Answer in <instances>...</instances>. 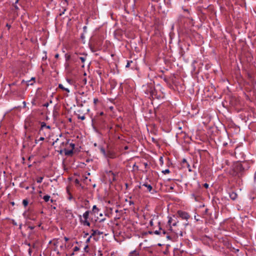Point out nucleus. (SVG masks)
<instances>
[{"label":"nucleus","mask_w":256,"mask_h":256,"mask_svg":"<svg viewBox=\"0 0 256 256\" xmlns=\"http://www.w3.org/2000/svg\"><path fill=\"white\" fill-rule=\"evenodd\" d=\"M46 127L47 128H50V126H46Z\"/></svg>","instance_id":"40"},{"label":"nucleus","mask_w":256,"mask_h":256,"mask_svg":"<svg viewBox=\"0 0 256 256\" xmlns=\"http://www.w3.org/2000/svg\"><path fill=\"white\" fill-rule=\"evenodd\" d=\"M64 239L66 241H68V238L66 237H64Z\"/></svg>","instance_id":"31"},{"label":"nucleus","mask_w":256,"mask_h":256,"mask_svg":"<svg viewBox=\"0 0 256 256\" xmlns=\"http://www.w3.org/2000/svg\"><path fill=\"white\" fill-rule=\"evenodd\" d=\"M128 148V147L127 146H126L125 147V149H127Z\"/></svg>","instance_id":"42"},{"label":"nucleus","mask_w":256,"mask_h":256,"mask_svg":"<svg viewBox=\"0 0 256 256\" xmlns=\"http://www.w3.org/2000/svg\"><path fill=\"white\" fill-rule=\"evenodd\" d=\"M16 256V255H15V256Z\"/></svg>","instance_id":"43"},{"label":"nucleus","mask_w":256,"mask_h":256,"mask_svg":"<svg viewBox=\"0 0 256 256\" xmlns=\"http://www.w3.org/2000/svg\"><path fill=\"white\" fill-rule=\"evenodd\" d=\"M176 222H174V223L172 224V226H176Z\"/></svg>","instance_id":"28"},{"label":"nucleus","mask_w":256,"mask_h":256,"mask_svg":"<svg viewBox=\"0 0 256 256\" xmlns=\"http://www.w3.org/2000/svg\"><path fill=\"white\" fill-rule=\"evenodd\" d=\"M204 186L206 188H208V184H207V183L204 184Z\"/></svg>","instance_id":"27"},{"label":"nucleus","mask_w":256,"mask_h":256,"mask_svg":"<svg viewBox=\"0 0 256 256\" xmlns=\"http://www.w3.org/2000/svg\"><path fill=\"white\" fill-rule=\"evenodd\" d=\"M92 236H94V235H100V234H102V232H100L99 230H92Z\"/></svg>","instance_id":"8"},{"label":"nucleus","mask_w":256,"mask_h":256,"mask_svg":"<svg viewBox=\"0 0 256 256\" xmlns=\"http://www.w3.org/2000/svg\"><path fill=\"white\" fill-rule=\"evenodd\" d=\"M80 250V248L78 246H75L74 249V252L78 251V250Z\"/></svg>","instance_id":"25"},{"label":"nucleus","mask_w":256,"mask_h":256,"mask_svg":"<svg viewBox=\"0 0 256 256\" xmlns=\"http://www.w3.org/2000/svg\"><path fill=\"white\" fill-rule=\"evenodd\" d=\"M100 150L104 154V155H106V152H105V150H104L103 148H102L100 149Z\"/></svg>","instance_id":"24"},{"label":"nucleus","mask_w":256,"mask_h":256,"mask_svg":"<svg viewBox=\"0 0 256 256\" xmlns=\"http://www.w3.org/2000/svg\"><path fill=\"white\" fill-rule=\"evenodd\" d=\"M162 172L164 174H167L170 173V170H169L166 169L162 171Z\"/></svg>","instance_id":"15"},{"label":"nucleus","mask_w":256,"mask_h":256,"mask_svg":"<svg viewBox=\"0 0 256 256\" xmlns=\"http://www.w3.org/2000/svg\"><path fill=\"white\" fill-rule=\"evenodd\" d=\"M69 146L71 148L70 150H68L66 148H64V151L66 156H70L73 153V150L74 148V144L70 143V144Z\"/></svg>","instance_id":"4"},{"label":"nucleus","mask_w":256,"mask_h":256,"mask_svg":"<svg viewBox=\"0 0 256 256\" xmlns=\"http://www.w3.org/2000/svg\"><path fill=\"white\" fill-rule=\"evenodd\" d=\"M211 6L210 5H209V10H210L211 9Z\"/></svg>","instance_id":"35"},{"label":"nucleus","mask_w":256,"mask_h":256,"mask_svg":"<svg viewBox=\"0 0 256 256\" xmlns=\"http://www.w3.org/2000/svg\"><path fill=\"white\" fill-rule=\"evenodd\" d=\"M50 198V196L46 195L44 196L43 198V199L44 200L45 202H47L49 200Z\"/></svg>","instance_id":"10"},{"label":"nucleus","mask_w":256,"mask_h":256,"mask_svg":"<svg viewBox=\"0 0 256 256\" xmlns=\"http://www.w3.org/2000/svg\"><path fill=\"white\" fill-rule=\"evenodd\" d=\"M45 126H46V123L44 122H42V124H41L42 128H44Z\"/></svg>","instance_id":"19"},{"label":"nucleus","mask_w":256,"mask_h":256,"mask_svg":"<svg viewBox=\"0 0 256 256\" xmlns=\"http://www.w3.org/2000/svg\"><path fill=\"white\" fill-rule=\"evenodd\" d=\"M58 56H59V54H56L55 55V58H58Z\"/></svg>","instance_id":"29"},{"label":"nucleus","mask_w":256,"mask_h":256,"mask_svg":"<svg viewBox=\"0 0 256 256\" xmlns=\"http://www.w3.org/2000/svg\"><path fill=\"white\" fill-rule=\"evenodd\" d=\"M178 214L179 215V216L180 218H182V219L187 220L190 218L189 214L186 212H182V211H178Z\"/></svg>","instance_id":"5"},{"label":"nucleus","mask_w":256,"mask_h":256,"mask_svg":"<svg viewBox=\"0 0 256 256\" xmlns=\"http://www.w3.org/2000/svg\"><path fill=\"white\" fill-rule=\"evenodd\" d=\"M172 221H173L172 218L171 217H170L168 218V224L170 225Z\"/></svg>","instance_id":"17"},{"label":"nucleus","mask_w":256,"mask_h":256,"mask_svg":"<svg viewBox=\"0 0 256 256\" xmlns=\"http://www.w3.org/2000/svg\"><path fill=\"white\" fill-rule=\"evenodd\" d=\"M97 100H97L94 99V102L96 103Z\"/></svg>","instance_id":"39"},{"label":"nucleus","mask_w":256,"mask_h":256,"mask_svg":"<svg viewBox=\"0 0 256 256\" xmlns=\"http://www.w3.org/2000/svg\"><path fill=\"white\" fill-rule=\"evenodd\" d=\"M58 88L64 90H66V92H70L68 88H64L62 84H59Z\"/></svg>","instance_id":"9"},{"label":"nucleus","mask_w":256,"mask_h":256,"mask_svg":"<svg viewBox=\"0 0 256 256\" xmlns=\"http://www.w3.org/2000/svg\"><path fill=\"white\" fill-rule=\"evenodd\" d=\"M34 79H35V78H32V79H31V80H34Z\"/></svg>","instance_id":"37"},{"label":"nucleus","mask_w":256,"mask_h":256,"mask_svg":"<svg viewBox=\"0 0 256 256\" xmlns=\"http://www.w3.org/2000/svg\"><path fill=\"white\" fill-rule=\"evenodd\" d=\"M98 210V209L97 208L96 206H94L92 208V211L94 212H96V210Z\"/></svg>","instance_id":"18"},{"label":"nucleus","mask_w":256,"mask_h":256,"mask_svg":"<svg viewBox=\"0 0 256 256\" xmlns=\"http://www.w3.org/2000/svg\"><path fill=\"white\" fill-rule=\"evenodd\" d=\"M69 140H65L64 141L61 142L60 143V150H58V151H60V154H62L64 151V148H66L68 147V146L70 145L68 144Z\"/></svg>","instance_id":"3"},{"label":"nucleus","mask_w":256,"mask_h":256,"mask_svg":"<svg viewBox=\"0 0 256 256\" xmlns=\"http://www.w3.org/2000/svg\"><path fill=\"white\" fill-rule=\"evenodd\" d=\"M146 93H150L152 96H155V92L152 86L150 87L149 90H146Z\"/></svg>","instance_id":"6"},{"label":"nucleus","mask_w":256,"mask_h":256,"mask_svg":"<svg viewBox=\"0 0 256 256\" xmlns=\"http://www.w3.org/2000/svg\"><path fill=\"white\" fill-rule=\"evenodd\" d=\"M80 58L82 62L84 63L85 62L86 58L84 57H80Z\"/></svg>","instance_id":"20"},{"label":"nucleus","mask_w":256,"mask_h":256,"mask_svg":"<svg viewBox=\"0 0 256 256\" xmlns=\"http://www.w3.org/2000/svg\"><path fill=\"white\" fill-rule=\"evenodd\" d=\"M160 160L162 162V158L160 157Z\"/></svg>","instance_id":"32"},{"label":"nucleus","mask_w":256,"mask_h":256,"mask_svg":"<svg viewBox=\"0 0 256 256\" xmlns=\"http://www.w3.org/2000/svg\"><path fill=\"white\" fill-rule=\"evenodd\" d=\"M60 140L58 139H57L55 142H53L52 145L55 146L56 144H58Z\"/></svg>","instance_id":"16"},{"label":"nucleus","mask_w":256,"mask_h":256,"mask_svg":"<svg viewBox=\"0 0 256 256\" xmlns=\"http://www.w3.org/2000/svg\"><path fill=\"white\" fill-rule=\"evenodd\" d=\"M234 170L236 173L238 174L244 170V168L242 164L238 162L235 164Z\"/></svg>","instance_id":"2"},{"label":"nucleus","mask_w":256,"mask_h":256,"mask_svg":"<svg viewBox=\"0 0 256 256\" xmlns=\"http://www.w3.org/2000/svg\"><path fill=\"white\" fill-rule=\"evenodd\" d=\"M155 233L156 234H158V231H156Z\"/></svg>","instance_id":"38"},{"label":"nucleus","mask_w":256,"mask_h":256,"mask_svg":"<svg viewBox=\"0 0 256 256\" xmlns=\"http://www.w3.org/2000/svg\"><path fill=\"white\" fill-rule=\"evenodd\" d=\"M68 64H66V68H68Z\"/></svg>","instance_id":"33"},{"label":"nucleus","mask_w":256,"mask_h":256,"mask_svg":"<svg viewBox=\"0 0 256 256\" xmlns=\"http://www.w3.org/2000/svg\"><path fill=\"white\" fill-rule=\"evenodd\" d=\"M212 140V138H211L209 137V141H208L209 144L210 143V140Z\"/></svg>","instance_id":"34"},{"label":"nucleus","mask_w":256,"mask_h":256,"mask_svg":"<svg viewBox=\"0 0 256 256\" xmlns=\"http://www.w3.org/2000/svg\"><path fill=\"white\" fill-rule=\"evenodd\" d=\"M82 82L84 84H86V78H84L83 80H82Z\"/></svg>","instance_id":"26"},{"label":"nucleus","mask_w":256,"mask_h":256,"mask_svg":"<svg viewBox=\"0 0 256 256\" xmlns=\"http://www.w3.org/2000/svg\"><path fill=\"white\" fill-rule=\"evenodd\" d=\"M138 255V254L136 253V252H132L130 254V256H137Z\"/></svg>","instance_id":"14"},{"label":"nucleus","mask_w":256,"mask_h":256,"mask_svg":"<svg viewBox=\"0 0 256 256\" xmlns=\"http://www.w3.org/2000/svg\"><path fill=\"white\" fill-rule=\"evenodd\" d=\"M28 202L27 200H24L22 201L23 205L26 207L28 206Z\"/></svg>","instance_id":"12"},{"label":"nucleus","mask_w":256,"mask_h":256,"mask_svg":"<svg viewBox=\"0 0 256 256\" xmlns=\"http://www.w3.org/2000/svg\"><path fill=\"white\" fill-rule=\"evenodd\" d=\"M143 186L146 187L149 192H150L152 190V186L150 184H144Z\"/></svg>","instance_id":"11"},{"label":"nucleus","mask_w":256,"mask_h":256,"mask_svg":"<svg viewBox=\"0 0 256 256\" xmlns=\"http://www.w3.org/2000/svg\"><path fill=\"white\" fill-rule=\"evenodd\" d=\"M78 118L79 119H80L82 120H84L85 119V116H78Z\"/></svg>","instance_id":"23"},{"label":"nucleus","mask_w":256,"mask_h":256,"mask_svg":"<svg viewBox=\"0 0 256 256\" xmlns=\"http://www.w3.org/2000/svg\"><path fill=\"white\" fill-rule=\"evenodd\" d=\"M44 106H48V104H45Z\"/></svg>","instance_id":"41"},{"label":"nucleus","mask_w":256,"mask_h":256,"mask_svg":"<svg viewBox=\"0 0 256 256\" xmlns=\"http://www.w3.org/2000/svg\"><path fill=\"white\" fill-rule=\"evenodd\" d=\"M230 196L232 200H234L237 198V194L235 192H232L230 194Z\"/></svg>","instance_id":"7"},{"label":"nucleus","mask_w":256,"mask_h":256,"mask_svg":"<svg viewBox=\"0 0 256 256\" xmlns=\"http://www.w3.org/2000/svg\"><path fill=\"white\" fill-rule=\"evenodd\" d=\"M70 55H68V54L66 55V60H69L70 59Z\"/></svg>","instance_id":"22"},{"label":"nucleus","mask_w":256,"mask_h":256,"mask_svg":"<svg viewBox=\"0 0 256 256\" xmlns=\"http://www.w3.org/2000/svg\"><path fill=\"white\" fill-rule=\"evenodd\" d=\"M126 67H128L129 66V63L128 62L127 65L126 66Z\"/></svg>","instance_id":"36"},{"label":"nucleus","mask_w":256,"mask_h":256,"mask_svg":"<svg viewBox=\"0 0 256 256\" xmlns=\"http://www.w3.org/2000/svg\"><path fill=\"white\" fill-rule=\"evenodd\" d=\"M44 140V138H43V137H40V140Z\"/></svg>","instance_id":"30"},{"label":"nucleus","mask_w":256,"mask_h":256,"mask_svg":"<svg viewBox=\"0 0 256 256\" xmlns=\"http://www.w3.org/2000/svg\"><path fill=\"white\" fill-rule=\"evenodd\" d=\"M89 216V211L86 212L83 214V218H84V220H81V222L84 226H90V223L88 222V219Z\"/></svg>","instance_id":"1"},{"label":"nucleus","mask_w":256,"mask_h":256,"mask_svg":"<svg viewBox=\"0 0 256 256\" xmlns=\"http://www.w3.org/2000/svg\"><path fill=\"white\" fill-rule=\"evenodd\" d=\"M44 178L42 176H41V177H39L37 179H36V182H37L38 183H40L42 182V180H43Z\"/></svg>","instance_id":"13"},{"label":"nucleus","mask_w":256,"mask_h":256,"mask_svg":"<svg viewBox=\"0 0 256 256\" xmlns=\"http://www.w3.org/2000/svg\"><path fill=\"white\" fill-rule=\"evenodd\" d=\"M182 162H183L184 164H186V165L188 166H189V164H188V162H186V159H183V160H182Z\"/></svg>","instance_id":"21"}]
</instances>
